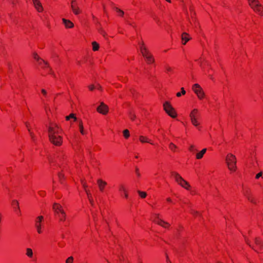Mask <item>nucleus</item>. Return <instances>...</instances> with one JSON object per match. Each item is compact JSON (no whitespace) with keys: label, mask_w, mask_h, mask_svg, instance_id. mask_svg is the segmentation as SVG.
<instances>
[{"label":"nucleus","mask_w":263,"mask_h":263,"mask_svg":"<svg viewBox=\"0 0 263 263\" xmlns=\"http://www.w3.org/2000/svg\"><path fill=\"white\" fill-rule=\"evenodd\" d=\"M50 142L53 145L60 146L63 143L62 129L55 123H51L48 127Z\"/></svg>","instance_id":"1"},{"label":"nucleus","mask_w":263,"mask_h":263,"mask_svg":"<svg viewBox=\"0 0 263 263\" xmlns=\"http://www.w3.org/2000/svg\"><path fill=\"white\" fill-rule=\"evenodd\" d=\"M226 161L229 171L231 173L236 172L237 161L235 156L231 153L228 154L226 158Z\"/></svg>","instance_id":"2"},{"label":"nucleus","mask_w":263,"mask_h":263,"mask_svg":"<svg viewBox=\"0 0 263 263\" xmlns=\"http://www.w3.org/2000/svg\"><path fill=\"white\" fill-rule=\"evenodd\" d=\"M172 176L174 178L175 181L181 187L187 191H191V186L189 183L185 180L177 172L172 173Z\"/></svg>","instance_id":"3"},{"label":"nucleus","mask_w":263,"mask_h":263,"mask_svg":"<svg viewBox=\"0 0 263 263\" xmlns=\"http://www.w3.org/2000/svg\"><path fill=\"white\" fill-rule=\"evenodd\" d=\"M53 210L55 215L60 221H65L66 218V214L62 206L59 203H55L53 205Z\"/></svg>","instance_id":"4"},{"label":"nucleus","mask_w":263,"mask_h":263,"mask_svg":"<svg viewBox=\"0 0 263 263\" xmlns=\"http://www.w3.org/2000/svg\"><path fill=\"white\" fill-rule=\"evenodd\" d=\"M249 5L253 11L257 14L263 15V6L258 0H248Z\"/></svg>","instance_id":"5"},{"label":"nucleus","mask_w":263,"mask_h":263,"mask_svg":"<svg viewBox=\"0 0 263 263\" xmlns=\"http://www.w3.org/2000/svg\"><path fill=\"white\" fill-rule=\"evenodd\" d=\"M34 226L38 234H42L45 230V222L42 216L37 217L35 220Z\"/></svg>","instance_id":"6"},{"label":"nucleus","mask_w":263,"mask_h":263,"mask_svg":"<svg viewBox=\"0 0 263 263\" xmlns=\"http://www.w3.org/2000/svg\"><path fill=\"white\" fill-rule=\"evenodd\" d=\"M200 117V114L199 110L197 108L193 109L190 114V118L192 124L197 127L200 124L199 118Z\"/></svg>","instance_id":"7"},{"label":"nucleus","mask_w":263,"mask_h":263,"mask_svg":"<svg viewBox=\"0 0 263 263\" xmlns=\"http://www.w3.org/2000/svg\"><path fill=\"white\" fill-rule=\"evenodd\" d=\"M141 52L143 56L145 58L146 62L148 64H152L154 62V58L152 54L147 49L146 46L143 44L140 47Z\"/></svg>","instance_id":"8"},{"label":"nucleus","mask_w":263,"mask_h":263,"mask_svg":"<svg viewBox=\"0 0 263 263\" xmlns=\"http://www.w3.org/2000/svg\"><path fill=\"white\" fill-rule=\"evenodd\" d=\"M163 108L166 113L171 117L175 118L177 117V112L170 102H165L163 104Z\"/></svg>","instance_id":"9"},{"label":"nucleus","mask_w":263,"mask_h":263,"mask_svg":"<svg viewBox=\"0 0 263 263\" xmlns=\"http://www.w3.org/2000/svg\"><path fill=\"white\" fill-rule=\"evenodd\" d=\"M195 61L197 62V63L200 65V67L203 70V71L205 73V74H208L210 76L211 74L210 73L209 70L206 69V66H209V63L205 60V58L201 56L197 59H195Z\"/></svg>","instance_id":"10"},{"label":"nucleus","mask_w":263,"mask_h":263,"mask_svg":"<svg viewBox=\"0 0 263 263\" xmlns=\"http://www.w3.org/2000/svg\"><path fill=\"white\" fill-rule=\"evenodd\" d=\"M152 220L155 223L159 224L164 228H168L170 227V224L164 221H163L160 217L159 214H154L152 216Z\"/></svg>","instance_id":"11"},{"label":"nucleus","mask_w":263,"mask_h":263,"mask_svg":"<svg viewBox=\"0 0 263 263\" xmlns=\"http://www.w3.org/2000/svg\"><path fill=\"white\" fill-rule=\"evenodd\" d=\"M192 90L196 95L199 100H202L205 97L204 92L202 87L198 84H195L192 86Z\"/></svg>","instance_id":"12"},{"label":"nucleus","mask_w":263,"mask_h":263,"mask_svg":"<svg viewBox=\"0 0 263 263\" xmlns=\"http://www.w3.org/2000/svg\"><path fill=\"white\" fill-rule=\"evenodd\" d=\"M34 59L37 61L38 64L44 68L47 69V72H50L51 69L49 66L48 64L44 61L43 59H40L39 56L37 54V53H34L33 54Z\"/></svg>","instance_id":"13"},{"label":"nucleus","mask_w":263,"mask_h":263,"mask_svg":"<svg viewBox=\"0 0 263 263\" xmlns=\"http://www.w3.org/2000/svg\"><path fill=\"white\" fill-rule=\"evenodd\" d=\"M118 191L120 193L121 196L126 199L128 198V191L125 184L123 183L120 184L118 186Z\"/></svg>","instance_id":"14"},{"label":"nucleus","mask_w":263,"mask_h":263,"mask_svg":"<svg viewBox=\"0 0 263 263\" xmlns=\"http://www.w3.org/2000/svg\"><path fill=\"white\" fill-rule=\"evenodd\" d=\"M252 248L257 252H259L261 251L263 248V243L260 238H255V245L252 246Z\"/></svg>","instance_id":"15"},{"label":"nucleus","mask_w":263,"mask_h":263,"mask_svg":"<svg viewBox=\"0 0 263 263\" xmlns=\"http://www.w3.org/2000/svg\"><path fill=\"white\" fill-rule=\"evenodd\" d=\"M97 110L100 114L106 115L108 111V108L107 105L104 104L103 103H101L97 107Z\"/></svg>","instance_id":"16"},{"label":"nucleus","mask_w":263,"mask_h":263,"mask_svg":"<svg viewBox=\"0 0 263 263\" xmlns=\"http://www.w3.org/2000/svg\"><path fill=\"white\" fill-rule=\"evenodd\" d=\"M243 194L251 202H254V199L252 195L251 191L249 189L244 188L243 189Z\"/></svg>","instance_id":"17"},{"label":"nucleus","mask_w":263,"mask_h":263,"mask_svg":"<svg viewBox=\"0 0 263 263\" xmlns=\"http://www.w3.org/2000/svg\"><path fill=\"white\" fill-rule=\"evenodd\" d=\"M71 8L74 14L78 15L81 13V10L77 6L76 0L71 1Z\"/></svg>","instance_id":"18"},{"label":"nucleus","mask_w":263,"mask_h":263,"mask_svg":"<svg viewBox=\"0 0 263 263\" xmlns=\"http://www.w3.org/2000/svg\"><path fill=\"white\" fill-rule=\"evenodd\" d=\"M32 1L35 9L39 12H42L43 11V7L40 0H32Z\"/></svg>","instance_id":"19"},{"label":"nucleus","mask_w":263,"mask_h":263,"mask_svg":"<svg viewBox=\"0 0 263 263\" xmlns=\"http://www.w3.org/2000/svg\"><path fill=\"white\" fill-rule=\"evenodd\" d=\"M81 183H82V186H83V187L85 192L87 194V197H88V198L89 200L90 201L91 203H92V197H91V195L90 194V191L87 189V186L86 185V182L85 181H84V180H82L81 181Z\"/></svg>","instance_id":"20"},{"label":"nucleus","mask_w":263,"mask_h":263,"mask_svg":"<svg viewBox=\"0 0 263 263\" xmlns=\"http://www.w3.org/2000/svg\"><path fill=\"white\" fill-rule=\"evenodd\" d=\"M97 184L100 191L102 192L107 185V182L102 179H98L97 180Z\"/></svg>","instance_id":"21"},{"label":"nucleus","mask_w":263,"mask_h":263,"mask_svg":"<svg viewBox=\"0 0 263 263\" xmlns=\"http://www.w3.org/2000/svg\"><path fill=\"white\" fill-rule=\"evenodd\" d=\"M191 39V37L188 33L186 32H183L181 35V40L182 44H186V43L188 41H189Z\"/></svg>","instance_id":"22"},{"label":"nucleus","mask_w":263,"mask_h":263,"mask_svg":"<svg viewBox=\"0 0 263 263\" xmlns=\"http://www.w3.org/2000/svg\"><path fill=\"white\" fill-rule=\"evenodd\" d=\"M139 140L140 142L142 143H150L152 145H154V143H153V142H152L151 140L148 139L146 136L141 135L139 137Z\"/></svg>","instance_id":"23"},{"label":"nucleus","mask_w":263,"mask_h":263,"mask_svg":"<svg viewBox=\"0 0 263 263\" xmlns=\"http://www.w3.org/2000/svg\"><path fill=\"white\" fill-rule=\"evenodd\" d=\"M62 22L66 28H72L74 27L73 23L69 20L63 18Z\"/></svg>","instance_id":"24"},{"label":"nucleus","mask_w":263,"mask_h":263,"mask_svg":"<svg viewBox=\"0 0 263 263\" xmlns=\"http://www.w3.org/2000/svg\"><path fill=\"white\" fill-rule=\"evenodd\" d=\"M207 149L206 148H203L200 151L197 152L196 154L195 157L196 159L200 160L203 157L204 155L206 152Z\"/></svg>","instance_id":"25"},{"label":"nucleus","mask_w":263,"mask_h":263,"mask_svg":"<svg viewBox=\"0 0 263 263\" xmlns=\"http://www.w3.org/2000/svg\"><path fill=\"white\" fill-rule=\"evenodd\" d=\"M79 128L81 135H86L87 134V132L84 128L82 120H80L79 121Z\"/></svg>","instance_id":"26"},{"label":"nucleus","mask_w":263,"mask_h":263,"mask_svg":"<svg viewBox=\"0 0 263 263\" xmlns=\"http://www.w3.org/2000/svg\"><path fill=\"white\" fill-rule=\"evenodd\" d=\"M168 148L173 153L178 152L179 151V147L173 142L169 144Z\"/></svg>","instance_id":"27"},{"label":"nucleus","mask_w":263,"mask_h":263,"mask_svg":"<svg viewBox=\"0 0 263 263\" xmlns=\"http://www.w3.org/2000/svg\"><path fill=\"white\" fill-rule=\"evenodd\" d=\"M12 205L13 206V208L15 210L16 212H20V211L19 210V203L17 200H13L12 202Z\"/></svg>","instance_id":"28"},{"label":"nucleus","mask_w":263,"mask_h":263,"mask_svg":"<svg viewBox=\"0 0 263 263\" xmlns=\"http://www.w3.org/2000/svg\"><path fill=\"white\" fill-rule=\"evenodd\" d=\"M92 50L94 51H98L99 49V44L94 41L92 43Z\"/></svg>","instance_id":"29"},{"label":"nucleus","mask_w":263,"mask_h":263,"mask_svg":"<svg viewBox=\"0 0 263 263\" xmlns=\"http://www.w3.org/2000/svg\"><path fill=\"white\" fill-rule=\"evenodd\" d=\"M65 119H66V120H67V121L69 120L70 119H73V121H76L77 119L76 115L74 114H70L69 116H67L65 117Z\"/></svg>","instance_id":"30"},{"label":"nucleus","mask_w":263,"mask_h":263,"mask_svg":"<svg viewBox=\"0 0 263 263\" xmlns=\"http://www.w3.org/2000/svg\"><path fill=\"white\" fill-rule=\"evenodd\" d=\"M123 137L125 139H127L130 137V133L129 130L127 129H124L123 131Z\"/></svg>","instance_id":"31"},{"label":"nucleus","mask_w":263,"mask_h":263,"mask_svg":"<svg viewBox=\"0 0 263 263\" xmlns=\"http://www.w3.org/2000/svg\"><path fill=\"white\" fill-rule=\"evenodd\" d=\"M26 255L30 257V258H31L33 256V252H32V250L30 248H27L26 249Z\"/></svg>","instance_id":"32"},{"label":"nucleus","mask_w":263,"mask_h":263,"mask_svg":"<svg viewBox=\"0 0 263 263\" xmlns=\"http://www.w3.org/2000/svg\"><path fill=\"white\" fill-rule=\"evenodd\" d=\"M190 23L191 25H194L195 27H197L198 25V23L196 22L195 18H194L193 16H192V19L190 20Z\"/></svg>","instance_id":"33"},{"label":"nucleus","mask_w":263,"mask_h":263,"mask_svg":"<svg viewBox=\"0 0 263 263\" xmlns=\"http://www.w3.org/2000/svg\"><path fill=\"white\" fill-rule=\"evenodd\" d=\"M186 93V91L185 90V89H184L183 87H182L181 88V91L180 92H178L177 93H176V96L177 97H180L182 95H184Z\"/></svg>","instance_id":"34"},{"label":"nucleus","mask_w":263,"mask_h":263,"mask_svg":"<svg viewBox=\"0 0 263 263\" xmlns=\"http://www.w3.org/2000/svg\"><path fill=\"white\" fill-rule=\"evenodd\" d=\"M115 10H116V13H117V14L119 16H122L123 15L124 12L122 10H121V9H119L118 8H116L115 9Z\"/></svg>","instance_id":"35"},{"label":"nucleus","mask_w":263,"mask_h":263,"mask_svg":"<svg viewBox=\"0 0 263 263\" xmlns=\"http://www.w3.org/2000/svg\"><path fill=\"white\" fill-rule=\"evenodd\" d=\"M189 151L192 153L197 152V149L194 145H191L189 147Z\"/></svg>","instance_id":"36"},{"label":"nucleus","mask_w":263,"mask_h":263,"mask_svg":"<svg viewBox=\"0 0 263 263\" xmlns=\"http://www.w3.org/2000/svg\"><path fill=\"white\" fill-rule=\"evenodd\" d=\"M138 193L140 197L142 198H145L146 197L147 194L145 192L139 191H138Z\"/></svg>","instance_id":"37"},{"label":"nucleus","mask_w":263,"mask_h":263,"mask_svg":"<svg viewBox=\"0 0 263 263\" xmlns=\"http://www.w3.org/2000/svg\"><path fill=\"white\" fill-rule=\"evenodd\" d=\"M74 258L72 256L68 257L65 261V263H73Z\"/></svg>","instance_id":"38"},{"label":"nucleus","mask_w":263,"mask_h":263,"mask_svg":"<svg viewBox=\"0 0 263 263\" xmlns=\"http://www.w3.org/2000/svg\"><path fill=\"white\" fill-rule=\"evenodd\" d=\"M88 89L90 91H92L95 89V84H91L88 86Z\"/></svg>","instance_id":"39"},{"label":"nucleus","mask_w":263,"mask_h":263,"mask_svg":"<svg viewBox=\"0 0 263 263\" xmlns=\"http://www.w3.org/2000/svg\"><path fill=\"white\" fill-rule=\"evenodd\" d=\"M26 127L28 128V130L29 132L30 133V136L31 137L32 139H33V138H33V136L32 133L31 132V131H30V128H29V127L28 126V124L26 123Z\"/></svg>","instance_id":"40"},{"label":"nucleus","mask_w":263,"mask_h":263,"mask_svg":"<svg viewBox=\"0 0 263 263\" xmlns=\"http://www.w3.org/2000/svg\"><path fill=\"white\" fill-rule=\"evenodd\" d=\"M262 175V172H260L258 174H257L255 176V179H258L260 177H261Z\"/></svg>","instance_id":"41"},{"label":"nucleus","mask_w":263,"mask_h":263,"mask_svg":"<svg viewBox=\"0 0 263 263\" xmlns=\"http://www.w3.org/2000/svg\"><path fill=\"white\" fill-rule=\"evenodd\" d=\"M95 89H98L101 90L102 89V87L98 83L95 84Z\"/></svg>","instance_id":"42"},{"label":"nucleus","mask_w":263,"mask_h":263,"mask_svg":"<svg viewBox=\"0 0 263 263\" xmlns=\"http://www.w3.org/2000/svg\"><path fill=\"white\" fill-rule=\"evenodd\" d=\"M130 119L132 120V121H134L135 120V118H136V116L134 115V114H131L130 115Z\"/></svg>","instance_id":"43"},{"label":"nucleus","mask_w":263,"mask_h":263,"mask_svg":"<svg viewBox=\"0 0 263 263\" xmlns=\"http://www.w3.org/2000/svg\"><path fill=\"white\" fill-rule=\"evenodd\" d=\"M42 93L44 96H46L47 95L46 90L44 89H42L41 90Z\"/></svg>","instance_id":"44"},{"label":"nucleus","mask_w":263,"mask_h":263,"mask_svg":"<svg viewBox=\"0 0 263 263\" xmlns=\"http://www.w3.org/2000/svg\"><path fill=\"white\" fill-rule=\"evenodd\" d=\"M136 174L137 175V176L139 177L140 176V172H139V169L138 168H136Z\"/></svg>","instance_id":"45"},{"label":"nucleus","mask_w":263,"mask_h":263,"mask_svg":"<svg viewBox=\"0 0 263 263\" xmlns=\"http://www.w3.org/2000/svg\"><path fill=\"white\" fill-rule=\"evenodd\" d=\"M9 2L14 4L15 3H16L17 0H8Z\"/></svg>","instance_id":"46"},{"label":"nucleus","mask_w":263,"mask_h":263,"mask_svg":"<svg viewBox=\"0 0 263 263\" xmlns=\"http://www.w3.org/2000/svg\"><path fill=\"white\" fill-rule=\"evenodd\" d=\"M166 201L168 202H170V203H172V200L171 198L170 197H168L166 198Z\"/></svg>","instance_id":"47"},{"label":"nucleus","mask_w":263,"mask_h":263,"mask_svg":"<svg viewBox=\"0 0 263 263\" xmlns=\"http://www.w3.org/2000/svg\"><path fill=\"white\" fill-rule=\"evenodd\" d=\"M166 263H172L171 261H170V260L169 259L167 255H166Z\"/></svg>","instance_id":"48"},{"label":"nucleus","mask_w":263,"mask_h":263,"mask_svg":"<svg viewBox=\"0 0 263 263\" xmlns=\"http://www.w3.org/2000/svg\"><path fill=\"white\" fill-rule=\"evenodd\" d=\"M166 70H167V71H168V72H171V71H172V68H171V67H167V68H166Z\"/></svg>","instance_id":"49"},{"label":"nucleus","mask_w":263,"mask_h":263,"mask_svg":"<svg viewBox=\"0 0 263 263\" xmlns=\"http://www.w3.org/2000/svg\"><path fill=\"white\" fill-rule=\"evenodd\" d=\"M59 177L60 178V180H61L62 178L63 177V175L62 173H60L59 175Z\"/></svg>","instance_id":"50"},{"label":"nucleus","mask_w":263,"mask_h":263,"mask_svg":"<svg viewBox=\"0 0 263 263\" xmlns=\"http://www.w3.org/2000/svg\"><path fill=\"white\" fill-rule=\"evenodd\" d=\"M192 213H193V215H195V214H198V213L197 212H193Z\"/></svg>","instance_id":"51"},{"label":"nucleus","mask_w":263,"mask_h":263,"mask_svg":"<svg viewBox=\"0 0 263 263\" xmlns=\"http://www.w3.org/2000/svg\"><path fill=\"white\" fill-rule=\"evenodd\" d=\"M168 3H171V0H165Z\"/></svg>","instance_id":"52"},{"label":"nucleus","mask_w":263,"mask_h":263,"mask_svg":"<svg viewBox=\"0 0 263 263\" xmlns=\"http://www.w3.org/2000/svg\"><path fill=\"white\" fill-rule=\"evenodd\" d=\"M217 263H222V262L221 261H218V262H217Z\"/></svg>","instance_id":"53"}]
</instances>
